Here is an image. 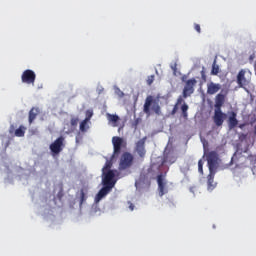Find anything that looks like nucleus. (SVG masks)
Instances as JSON below:
<instances>
[{
	"label": "nucleus",
	"instance_id": "obj_1",
	"mask_svg": "<svg viewBox=\"0 0 256 256\" xmlns=\"http://www.w3.org/2000/svg\"><path fill=\"white\" fill-rule=\"evenodd\" d=\"M209 175L207 176L208 191H213L217 186L215 183V171L217 170V164L219 161V154L216 151H210L206 155Z\"/></svg>",
	"mask_w": 256,
	"mask_h": 256
},
{
	"label": "nucleus",
	"instance_id": "obj_2",
	"mask_svg": "<svg viewBox=\"0 0 256 256\" xmlns=\"http://www.w3.org/2000/svg\"><path fill=\"white\" fill-rule=\"evenodd\" d=\"M115 173H116L115 171H108L105 177H103L102 179L103 187L95 197V201L97 203H99V201H101L103 197H106V195H109L113 187H115V183H117V180H115Z\"/></svg>",
	"mask_w": 256,
	"mask_h": 256
},
{
	"label": "nucleus",
	"instance_id": "obj_3",
	"mask_svg": "<svg viewBox=\"0 0 256 256\" xmlns=\"http://www.w3.org/2000/svg\"><path fill=\"white\" fill-rule=\"evenodd\" d=\"M143 111L148 117L151 116V113L160 115L161 106L159 105V98H155L152 95L147 96L143 106Z\"/></svg>",
	"mask_w": 256,
	"mask_h": 256
},
{
	"label": "nucleus",
	"instance_id": "obj_4",
	"mask_svg": "<svg viewBox=\"0 0 256 256\" xmlns=\"http://www.w3.org/2000/svg\"><path fill=\"white\" fill-rule=\"evenodd\" d=\"M186 76L182 77L183 83H185L183 92H182V99H187V97H191L193 93H195V86L197 85V80L195 78H191L189 80Z\"/></svg>",
	"mask_w": 256,
	"mask_h": 256
},
{
	"label": "nucleus",
	"instance_id": "obj_5",
	"mask_svg": "<svg viewBox=\"0 0 256 256\" xmlns=\"http://www.w3.org/2000/svg\"><path fill=\"white\" fill-rule=\"evenodd\" d=\"M238 87H247L249 83H251V73L247 72L245 69H241L238 72L237 78H236Z\"/></svg>",
	"mask_w": 256,
	"mask_h": 256
},
{
	"label": "nucleus",
	"instance_id": "obj_6",
	"mask_svg": "<svg viewBox=\"0 0 256 256\" xmlns=\"http://www.w3.org/2000/svg\"><path fill=\"white\" fill-rule=\"evenodd\" d=\"M112 144H113V154L112 159H115V157H119L121 155V148L125 147L127 143H125V140L119 136H114L112 138Z\"/></svg>",
	"mask_w": 256,
	"mask_h": 256
},
{
	"label": "nucleus",
	"instance_id": "obj_7",
	"mask_svg": "<svg viewBox=\"0 0 256 256\" xmlns=\"http://www.w3.org/2000/svg\"><path fill=\"white\" fill-rule=\"evenodd\" d=\"M133 165V154L129 152H124L120 158L119 170L125 171V169H129Z\"/></svg>",
	"mask_w": 256,
	"mask_h": 256
},
{
	"label": "nucleus",
	"instance_id": "obj_8",
	"mask_svg": "<svg viewBox=\"0 0 256 256\" xmlns=\"http://www.w3.org/2000/svg\"><path fill=\"white\" fill-rule=\"evenodd\" d=\"M37 79V74L31 69H27L22 73L21 81L26 83V85H35V80Z\"/></svg>",
	"mask_w": 256,
	"mask_h": 256
},
{
	"label": "nucleus",
	"instance_id": "obj_9",
	"mask_svg": "<svg viewBox=\"0 0 256 256\" xmlns=\"http://www.w3.org/2000/svg\"><path fill=\"white\" fill-rule=\"evenodd\" d=\"M65 141V138L63 136H60L59 138H57L51 145H50V151H52V153L54 155H59L60 152L63 151V143Z\"/></svg>",
	"mask_w": 256,
	"mask_h": 256
},
{
	"label": "nucleus",
	"instance_id": "obj_10",
	"mask_svg": "<svg viewBox=\"0 0 256 256\" xmlns=\"http://www.w3.org/2000/svg\"><path fill=\"white\" fill-rule=\"evenodd\" d=\"M157 183H158V191H159V196L163 197L165 193H167V182L165 181V176L163 174H160L157 176Z\"/></svg>",
	"mask_w": 256,
	"mask_h": 256
},
{
	"label": "nucleus",
	"instance_id": "obj_11",
	"mask_svg": "<svg viewBox=\"0 0 256 256\" xmlns=\"http://www.w3.org/2000/svg\"><path fill=\"white\" fill-rule=\"evenodd\" d=\"M227 114L223 113L221 110H215L214 112V123L217 127H221L223 125Z\"/></svg>",
	"mask_w": 256,
	"mask_h": 256
},
{
	"label": "nucleus",
	"instance_id": "obj_12",
	"mask_svg": "<svg viewBox=\"0 0 256 256\" xmlns=\"http://www.w3.org/2000/svg\"><path fill=\"white\" fill-rule=\"evenodd\" d=\"M115 158H113V156H111L110 160H107L104 167L102 168V175L103 177H105L109 171H115V177H117V175H119V171L117 170H111V168L113 167V160Z\"/></svg>",
	"mask_w": 256,
	"mask_h": 256
},
{
	"label": "nucleus",
	"instance_id": "obj_13",
	"mask_svg": "<svg viewBox=\"0 0 256 256\" xmlns=\"http://www.w3.org/2000/svg\"><path fill=\"white\" fill-rule=\"evenodd\" d=\"M221 91V84L215 82H210L207 84V95H215Z\"/></svg>",
	"mask_w": 256,
	"mask_h": 256
},
{
	"label": "nucleus",
	"instance_id": "obj_14",
	"mask_svg": "<svg viewBox=\"0 0 256 256\" xmlns=\"http://www.w3.org/2000/svg\"><path fill=\"white\" fill-rule=\"evenodd\" d=\"M136 151H137L139 157H141V159H143L145 157V154L147 153V151L145 150V138L139 140L136 143Z\"/></svg>",
	"mask_w": 256,
	"mask_h": 256
},
{
	"label": "nucleus",
	"instance_id": "obj_15",
	"mask_svg": "<svg viewBox=\"0 0 256 256\" xmlns=\"http://www.w3.org/2000/svg\"><path fill=\"white\" fill-rule=\"evenodd\" d=\"M228 125L230 129H235L237 125H239V120H237V113L236 112H230L229 118H228Z\"/></svg>",
	"mask_w": 256,
	"mask_h": 256
},
{
	"label": "nucleus",
	"instance_id": "obj_16",
	"mask_svg": "<svg viewBox=\"0 0 256 256\" xmlns=\"http://www.w3.org/2000/svg\"><path fill=\"white\" fill-rule=\"evenodd\" d=\"M224 104H225V95L221 93L217 94L215 98V105H214L215 110H221Z\"/></svg>",
	"mask_w": 256,
	"mask_h": 256
},
{
	"label": "nucleus",
	"instance_id": "obj_17",
	"mask_svg": "<svg viewBox=\"0 0 256 256\" xmlns=\"http://www.w3.org/2000/svg\"><path fill=\"white\" fill-rule=\"evenodd\" d=\"M39 113H41V109H39V107L31 108V110L29 111V117H28V121L30 125L33 123V121H35V119H37V115H39Z\"/></svg>",
	"mask_w": 256,
	"mask_h": 256
},
{
	"label": "nucleus",
	"instance_id": "obj_18",
	"mask_svg": "<svg viewBox=\"0 0 256 256\" xmlns=\"http://www.w3.org/2000/svg\"><path fill=\"white\" fill-rule=\"evenodd\" d=\"M109 123H112L113 127H117V122L119 121V116L117 114H106Z\"/></svg>",
	"mask_w": 256,
	"mask_h": 256
},
{
	"label": "nucleus",
	"instance_id": "obj_19",
	"mask_svg": "<svg viewBox=\"0 0 256 256\" xmlns=\"http://www.w3.org/2000/svg\"><path fill=\"white\" fill-rule=\"evenodd\" d=\"M182 103H185V100H183V96H179L176 104L174 105L173 109H172V115H175V113H177V111H179V105H181Z\"/></svg>",
	"mask_w": 256,
	"mask_h": 256
},
{
	"label": "nucleus",
	"instance_id": "obj_20",
	"mask_svg": "<svg viewBox=\"0 0 256 256\" xmlns=\"http://www.w3.org/2000/svg\"><path fill=\"white\" fill-rule=\"evenodd\" d=\"M25 131H27V128L25 126H20L15 130L14 135L15 137H25Z\"/></svg>",
	"mask_w": 256,
	"mask_h": 256
},
{
	"label": "nucleus",
	"instance_id": "obj_21",
	"mask_svg": "<svg viewBox=\"0 0 256 256\" xmlns=\"http://www.w3.org/2000/svg\"><path fill=\"white\" fill-rule=\"evenodd\" d=\"M80 131L81 133H87L89 131V122L87 120H83L80 123Z\"/></svg>",
	"mask_w": 256,
	"mask_h": 256
},
{
	"label": "nucleus",
	"instance_id": "obj_22",
	"mask_svg": "<svg viewBox=\"0 0 256 256\" xmlns=\"http://www.w3.org/2000/svg\"><path fill=\"white\" fill-rule=\"evenodd\" d=\"M175 161H177V157L175 156H165L163 159V163H169L170 165H173V163H175Z\"/></svg>",
	"mask_w": 256,
	"mask_h": 256
},
{
	"label": "nucleus",
	"instance_id": "obj_23",
	"mask_svg": "<svg viewBox=\"0 0 256 256\" xmlns=\"http://www.w3.org/2000/svg\"><path fill=\"white\" fill-rule=\"evenodd\" d=\"M181 111L184 119H187V117L189 116V114L187 113V111H189V105H187V103L184 102L183 105L181 106Z\"/></svg>",
	"mask_w": 256,
	"mask_h": 256
},
{
	"label": "nucleus",
	"instance_id": "obj_24",
	"mask_svg": "<svg viewBox=\"0 0 256 256\" xmlns=\"http://www.w3.org/2000/svg\"><path fill=\"white\" fill-rule=\"evenodd\" d=\"M211 75H219V65H217V60H214L212 64Z\"/></svg>",
	"mask_w": 256,
	"mask_h": 256
},
{
	"label": "nucleus",
	"instance_id": "obj_25",
	"mask_svg": "<svg viewBox=\"0 0 256 256\" xmlns=\"http://www.w3.org/2000/svg\"><path fill=\"white\" fill-rule=\"evenodd\" d=\"M87 201V194H85V190H80V205H83V202Z\"/></svg>",
	"mask_w": 256,
	"mask_h": 256
},
{
	"label": "nucleus",
	"instance_id": "obj_26",
	"mask_svg": "<svg viewBox=\"0 0 256 256\" xmlns=\"http://www.w3.org/2000/svg\"><path fill=\"white\" fill-rule=\"evenodd\" d=\"M200 74H201V79L203 83H207V74L205 73V67L202 68Z\"/></svg>",
	"mask_w": 256,
	"mask_h": 256
},
{
	"label": "nucleus",
	"instance_id": "obj_27",
	"mask_svg": "<svg viewBox=\"0 0 256 256\" xmlns=\"http://www.w3.org/2000/svg\"><path fill=\"white\" fill-rule=\"evenodd\" d=\"M91 117H93V110H87L86 111V118L84 119V121H91Z\"/></svg>",
	"mask_w": 256,
	"mask_h": 256
},
{
	"label": "nucleus",
	"instance_id": "obj_28",
	"mask_svg": "<svg viewBox=\"0 0 256 256\" xmlns=\"http://www.w3.org/2000/svg\"><path fill=\"white\" fill-rule=\"evenodd\" d=\"M147 85H153V81H155V75H150L147 78Z\"/></svg>",
	"mask_w": 256,
	"mask_h": 256
},
{
	"label": "nucleus",
	"instance_id": "obj_29",
	"mask_svg": "<svg viewBox=\"0 0 256 256\" xmlns=\"http://www.w3.org/2000/svg\"><path fill=\"white\" fill-rule=\"evenodd\" d=\"M198 171L201 175H203V160L198 161Z\"/></svg>",
	"mask_w": 256,
	"mask_h": 256
},
{
	"label": "nucleus",
	"instance_id": "obj_30",
	"mask_svg": "<svg viewBox=\"0 0 256 256\" xmlns=\"http://www.w3.org/2000/svg\"><path fill=\"white\" fill-rule=\"evenodd\" d=\"M70 123H71L72 127H77V125L79 123V118H72Z\"/></svg>",
	"mask_w": 256,
	"mask_h": 256
},
{
	"label": "nucleus",
	"instance_id": "obj_31",
	"mask_svg": "<svg viewBox=\"0 0 256 256\" xmlns=\"http://www.w3.org/2000/svg\"><path fill=\"white\" fill-rule=\"evenodd\" d=\"M194 29H195V31H197V33H201V25L194 24Z\"/></svg>",
	"mask_w": 256,
	"mask_h": 256
},
{
	"label": "nucleus",
	"instance_id": "obj_32",
	"mask_svg": "<svg viewBox=\"0 0 256 256\" xmlns=\"http://www.w3.org/2000/svg\"><path fill=\"white\" fill-rule=\"evenodd\" d=\"M57 197H58V199H62V197H63V191H60V192L57 194Z\"/></svg>",
	"mask_w": 256,
	"mask_h": 256
},
{
	"label": "nucleus",
	"instance_id": "obj_33",
	"mask_svg": "<svg viewBox=\"0 0 256 256\" xmlns=\"http://www.w3.org/2000/svg\"><path fill=\"white\" fill-rule=\"evenodd\" d=\"M129 209H130L131 211H133V209H135V205H133V203H131L130 206H129Z\"/></svg>",
	"mask_w": 256,
	"mask_h": 256
},
{
	"label": "nucleus",
	"instance_id": "obj_34",
	"mask_svg": "<svg viewBox=\"0 0 256 256\" xmlns=\"http://www.w3.org/2000/svg\"><path fill=\"white\" fill-rule=\"evenodd\" d=\"M254 133H255V135H256V125H255V127H254Z\"/></svg>",
	"mask_w": 256,
	"mask_h": 256
}]
</instances>
